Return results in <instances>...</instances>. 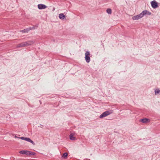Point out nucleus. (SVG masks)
<instances>
[{
    "label": "nucleus",
    "mask_w": 160,
    "mask_h": 160,
    "mask_svg": "<svg viewBox=\"0 0 160 160\" xmlns=\"http://www.w3.org/2000/svg\"><path fill=\"white\" fill-rule=\"evenodd\" d=\"M38 27V26L37 25H35V26H33L32 27H29V28H30V30L32 29H34L35 28H37Z\"/></svg>",
    "instance_id": "obj_15"
},
{
    "label": "nucleus",
    "mask_w": 160,
    "mask_h": 160,
    "mask_svg": "<svg viewBox=\"0 0 160 160\" xmlns=\"http://www.w3.org/2000/svg\"><path fill=\"white\" fill-rule=\"evenodd\" d=\"M90 52L88 51L86 52L85 53V60L87 63H89L90 61Z\"/></svg>",
    "instance_id": "obj_4"
},
{
    "label": "nucleus",
    "mask_w": 160,
    "mask_h": 160,
    "mask_svg": "<svg viewBox=\"0 0 160 160\" xmlns=\"http://www.w3.org/2000/svg\"><path fill=\"white\" fill-rule=\"evenodd\" d=\"M75 135V133H71L69 135L70 139L72 140H74L75 139V137H73V136Z\"/></svg>",
    "instance_id": "obj_10"
},
{
    "label": "nucleus",
    "mask_w": 160,
    "mask_h": 160,
    "mask_svg": "<svg viewBox=\"0 0 160 160\" xmlns=\"http://www.w3.org/2000/svg\"><path fill=\"white\" fill-rule=\"evenodd\" d=\"M38 8L39 9H44L47 8V6L45 5L42 4L38 5Z\"/></svg>",
    "instance_id": "obj_7"
},
{
    "label": "nucleus",
    "mask_w": 160,
    "mask_h": 160,
    "mask_svg": "<svg viewBox=\"0 0 160 160\" xmlns=\"http://www.w3.org/2000/svg\"><path fill=\"white\" fill-rule=\"evenodd\" d=\"M155 94H158L160 95V90L159 89H157L155 91Z\"/></svg>",
    "instance_id": "obj_14"
},
{
    "label": "nucleus",
    "mask_w": 160,
    "mask_h": 160,
    "mask_svg": "<svg viewBox=\"0 0 160 160\" xmlns=\"http://www.w3.org/2000/svg\"><path fill=\"white\" fill-rule=\"evenodd\" d=\"M140 121L142 122L143 123H146L148 122H149L150 121V120L148 118H144L142 119H141L140 120Z\"/></svg>",
    "instance_id": "obj_8"
},
{
    "label": "nucleus",
    "mask_w": 160,
    "mask_h": 160,
    "mask_svg": "<svg viewBox=\"0 0 160 160\" xmlns=\"http://www.w3.org/2000/svg\"><path fill=\"white\" fill-rule=\"evenodd\" d=\"M27 155L28 156H36V153L33 152L28 151Z\"/></svg>",
    "instance_id": "obj_9"
},
{
    "label": "nucleus",
    "mask_w": 160,
    "mask_h": 160,
    "mask_svg": "<svg viewBox=\"0 0 160 160\" xmlns=\"http://www.w3.org/2000/svg\"><path fill=\"white\" fill-rule=\"evenodd\" d=\"M112 113V112L111 111H107L102 113L100 116L99 118H102L104 117H105Z\"/></svg>",
    "instance_id": "obj_2"
},
{
    "label": "nucleus",
    "mask_w": 160,
    "mask_h": 160,
    "mask_svg": "<svg viewBox=\"0 0 160 160\" xmlns=\"http://www.w3.org/2000/svg\"><path fill=\"white\" fill-rule=\"evenodd\" d=\"M30 28H28L21 31V32L24 33L28 32L30 30Z\"/></svg>",
    "instance_id": "obj_13"
},
{
    "label": "nucleus",
    "mask_w": 160,
    "mask_h": 160,
    "mask_svg": "<svg viewBox=\"0 0 160 160\" xmlns=\"http://www.w3.org/2000/svg\"><path fill=\"white\" fill-rule=\"evenodd\" d=\"M59 18L60 19L63 20L65 18V16L63 13H60L59 15Z\"/></svg>",
    "instance_id": "obj_11"
},
{
    "label": "nucleus",
    "mask_w": 160,
    "mask_h": 160,
    "mask_svg": "<svg viewBox=\"0 0 160 160\" xmlns=\"http://www.w3.org/2000/svg\"><path fill=\"white\" fill-rule=\"evenodd\" d=\"M68 155V154L67 152H65L63 154L62 157L64 158H65L67 157Z\"/></svg>",
    "instance_id": "obj_16"
},
{
    "label": "nucleus",
    "mask_w": 160,
    "mask_h": 160,
    "mask_svg": "<svg viewBox=\"0 0 160 160\" xmlns=\"http://www.w3.org/2000/svg\"><path fill=\"white\" fill-rule=\"evenodd\" d=\"M151 14V13L148 11L145 10L143 11L141 13L133 17L132 19L133 20H138L143 17L145 15H150Z\"/></svg>",
    "instance_id": "obj_1"
},
{
    "label": "nucleus",
    "mask_w": 160,
    "mask_h": 160,
    "mask_svg": "<svg viewBox=\"0 0 160 160\" xmlns=\"http://www.w3.org/2000/svg\"><path fill=\"white\" fill-rule=\"evenodd\" d=\"M19 138L22 140H25L26 141L32 143L33 145H35V143L29 138H25L22 137H20Z\"/></svg>",
    "instance_id": "obj_5"
},
{
    "label": "nucleus",
    "mask_w": 160,
    "mask_h": 160,
    "mask_svg": "<svg viewBox=\"0 0 160 160\" xmlns=\"http://www.w3.org/2000/svg\"><path fill=\"white\" fill-rule=\"evenodd\" d=\"M28 151L27 150H22L19 152V153L22 154H26L27 155L28 154Z\"/></svg>",
    "instance_id": "obj_12"
},
{
    "label": "nucleus",
    "mask_w": 160,
    "mask_h": 160,
    "mask_svg": "<svg viewBox=\"0 0 160 160\" xmlns=\"http://www.w3.org/2000/svg\"><path fill=\"white\" fill-rule=\"evenodd\" d=\"M34 43L33 41H29L27 42H22V46L23 47L27 46L32 45Z\"/></svg>",
    "instance_id": "obj_3"
},
{
    "label": "nucleus",
    "mask_w": 160,
    "mask_h": 160,
    "mask_svg": "<svg viewBox=\"0 0 160 160\" xmlns=\"http://www.w3.org/2000/svg\"><path fill=\"white\" fill-rule=\"evenodd\" d=\"M151 4L152 7L153 8H156L158 7V3L155 0L151 2Z\"/></svg>",
    "instance_id": "obj_6"
},
{
    "label": "nucleus",
    "mask_w": 160,
    "mask_h": 160,
    "mask_svg": "<svg viewBox=\"0 0 160 160\" xmlns=\"http://www.w3.org/2000/svg\"><path fill=\"white\" fill-rule=\"evenodd\" d=\"M17 48H21L23 47V46H22V42L18 44L17 45Z\"/></svg>",
    "instance_id": "obj_18"
},
{
    "label": "nucleus",
    "mask_w": 160,
    "mask_h": 160,
    "mask_svg": "<svg viewBox=\"0 0 160 160\" xmlns=\"http://www.w3.org/2000/svg\"><path fill=\"white\" fill-rule=\"evenodd\" d=\"M107 12L109 14H110L112 13L111 9L110 8H108L107 10Z\"/></svg>",
    "instance_id": "obj_17"
},
{
    "label": "nucleus",
    "mask_w": 160,
    "mask_h": 160,
    "mask_svg": "<svg viewBox=\"0 0 160 160\" xmlns=\"http://www.w3.org/2000/svg\"><path fill=\"white\" fill-rule=\"evenodd\" d=\"M55 8H53V9H52V11H54L55 10Z\"/></svg>",
    "instance_id": "obj_19"
}]
</instances>
